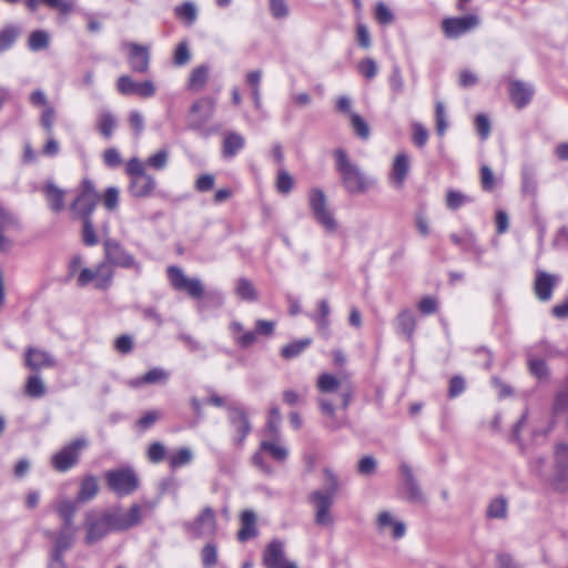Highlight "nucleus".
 <instances>
[{"label":"nucleus","mask_w":568,"mask_h":568,"mask_svg":"<svg viewBox=\"0 0 568 568\" xmlns=\"http://www.w3.org/2000/svg\"><path fill=\"white\" fill-rule=\"evenodd\" d=\"M104 478L109 488L118 496L131 495L139 486L138 476L130 467L108 470Z\"/></svg>","instance_id":"obj_7"},{"label":"nucleus","mask_w":568,"mask_h":568,"mask_svg":"<svg viewBox=\"0 0 568 568\" xmlns=\"http://www.w3.org/2000/svg\"><path fill=\"white\" fill-rule=\"evenodd\" d=\"M215 111V99L211 97H203L196 100L190 109L191 123L190 128L193 130H200L203 128L214 114Z\"/></svg>","instance_id":"obj_16"},{"label":"nucleus","mask_w":568,"mask_h":568,"mask_svg":"<svg viewBox=\"0 0 568 568\" xmlns=\"http://www.w3.org/2000/svg\"><path fill=\"white\" fill-rule=\"evenodd\" d=\"M184 529L193 538L212 537L216 532L215 513L205 507L193 520L184 523Z\"/></svg>","instance_id":"obj_11"},{"label":"nucleus","mask_w":568,"mask_h":568,"mask_svg":"<svg viewBox=\"0 0 568 568\" xmlns=\"http://www.w3.org/2000/svg\"><path fill=\"white\" fill-rule=\"evenodd\" d=\"M89 445L84 437L77 438L62 447L51 457V464L58 471L64 473L78 464L80 453Z\"/></svg>","instance_id":"obj_9"},{"label":"nucleus","mask_w":568,"mask_h":568,"mask_svg":"<svg viewBox=\"0 0 568 568\" xmlns=\"http://www.w3.org/2000/svg\"><path fill=\"white\" fill-rule=\"evenodd\" d=\"M509 94L514 104L521 109L530 102L534 89L530 84L516 80L510 83Z\"/></svg>","instance_id":"obj_25"},{"label":"nucleus","mask_w":568,"mask_h":568,"mask_svg":"<svg viewBox=\"0 0 568 568\" xmlns=\"http://www.w3.org/2000/svg\"><path fill=\"white\" fill-rule=\"evenodd\" d=\"M118 125L114 114L110 111L101 110L97 116V130L105 139H110Z\"/></svg>","instance_id":"obj_31"},{"label":"nucleus","mask_w":568,"mask_h":568,"mask_svg":"<svg viewBox=\"0 0 568 568\" xmlns=\"http://www.w3.org/2000/svg\"><path fill=\"white\" fill-rule=\"evenodd\" d=\"M277 439H264L260 444L262 452L267 453L274 460L284 462L288 455L286 447L276 442Z\"/></svg>","instance_id":"obj_37"},{"label":"nucleus","mask_w":568,"mask_h":568,"mask_svg":"<svg viewBox=\"0 0 568 568\" xmlns=\"http://www.w3.org/2000/svg\"><path fill=\"white\" fill-rule=\"evenodd\" d=\"M480 185L484 191L490 192L495 189L496 180L491 169L488 165L480 166Z\"/></svg>","instance_id":"obj_58"},{"label":"nucleus","mask_w":568,"mask_h":568,"mask_svg":"<svg viewBox=\"0 0 568 568\" xmlns=\"http://www.w3.org/2000/svg\"><path fill=\"white\" fill-rule=\"evenodd\" d=\"M78 501L61 497L57 500L54 509L59 517L74 516L78 511Z\"/></svg>","instance_id":"obj_49"},{"label":"nucleus","mask_w":568,"mask_h":568,"mask_svg":"<svg viewBox=\"0 0 568 568\" xmlns=\"http://www.w3.org/2000/svg\"><path fill=\"white\" fill-rule=\"evenodd\" d=\"M294 185L293 178L285 170H280L276 178V189L282 194H287Z\"/></svg>","instance_id":"obj_55"},{"label":"nucleus","mask_w":568,"mask_h":568,"mask_svg":"<svg viewBox=\"0 0 568 568\" xmlns=\"http://www.w3.org/2000/svg\"><path fill=\"white\" fill-rule=\"evenodd\" d=\"M282 416L277 406L271 407L267 416L266 428L264 436L271 439H278L280 437V425Z\"/></svg>","instance_id":"obj_38"},{"label":"nucleus","mask_w":568,"mask_h":568,"mask_svg":"<svg viewBox=\"0 0 568 568\" xmlns=\"http://www.w3.org/2000/svg\"><path fill=\"white\" fill-rule=\"evenodd\" d=\"M191 59V52L186 42H180L175 48L173 63L178 67L185 65Z\"/></svg>","instance_id":"obj_59"},{"label":"nucleus","mask_w":568,"mask_h":568,"mask_svg":"<svg viewBox=\"0 0 568 568\" xmlns=\"http://www.w3.org/2000/svg\"><path fill=\"white\" fill-rule=\"evenodd\" d=\"M99 491L98 479L93 475L83 477L80 484V489L77 495L78 503H87L93 499Z\"/></svg>","instance_id":"obj_32"},{"label":"nucleus","mask_w":568,"mask_h":568,"mask_svg":"<svg viewBox=\"0 0 568 568\" xmlns=\"http://www.w3.org/2000/svg\"><path fill=\"white\" fill-rule=\"evenodd\" d=\"M334 159L335 169L347 193L362 194L372 186L373 181L349 159L345 150H335Z\"/></svg>","instance_id":"obj_2"},{"label":"nucleus","mask_w":568,"mask_h":568,"mask_svg":"<svg viewBox=\"0 0 568 568\" xmlns=\"http://www.w3.org/2000/svg\"><path fill=\"white\" fill-rule=\"evenodd\" d=\"M18 31L8 27L0 31V53L8 50L16 41Z\"/></svg>","instance_id":"obj_61"},{"label":"nucleus","mask_w":568,"mask_h":568,"mask_svg":"<svg viewBox=\"0 0 568 568\" xmlns=\"http://www.w3.org/2000/svg\"><path fill=\"white\" fill-rule=\"evenodd\" d=\"M308 206L314 220L322 225L326 232L333 233L337 230V221L328 207L327 199L320 189H313L308 193Z\"/></svg>","instance_id":"obj_4"},{"label":"nucleus","mask_w":568,"mask_h":568,"mask_svg":"<svg viewBox=\"0 0 568 568\" xmlns=\"http://www.w3.org/2000/svg\"><path fill=\"white\" fill-rule=\"evenodd\" d=\"M47 392L44 382L39 375H31L27 378L24 394L31 398H40Z\"/></svg>","instance_id":"obj_40"},{"label":"nucleus","mask_w":568,"mask_h":568,"mask_svg":"<svg viewBox=\"0 0 568 568\" xmlns=\"http://www.w3.org/2000/svg\"><path fill=\"white\" fill-rule=\"evenodd\" d=\"M75 535L74 531L60 530L55 536L52 554L63 556V552L73 545Z\"/></svg>","instance_id":"obj_39"},{"label":"nucleus","mask_w":568,"mask_h":568,"mask_svg":"<svg viewBox=\"0 0 568 568\" xmlns=\"http://www.w3.org/2000/svg\"><path fill=\"white\" fill-rule=\"evenodd\" d=\"M129 52V64L134 72L145 73L149 70L150 52L148 47L140 45L138 43L128 44Z\"/></svg>","instance_id":"obj_22"},{"label":"nucleus","mask_w":568,"mask_h":568,"mask_svg":"<svg viewBox=\"0 0 568 568\" xmlns=\"http://www.w3.org/2000/svg\"><path fill=\"white\" fill-rule=\"evenodd\" d=\"M114 270L109 263L100 262L94 267H82L77 275V285H92L95 290L108 291L113 284Z\"/></svg>","instance_id":"obj_3"},{"label":"nucleus","mask_w":568,"mask_h":568,"mask_svg":"<svg viewBox=\"0 0 568 568\" xmlns=\"http://www.w3.org/2000/svg\"><path fill=\"white\" fill-rule=\"evenodd\" d=\"M331 313L329 304L326 300L318 302V313L312 318L316 323L320 332L327 333L329 326L328 315Z\"/></svg>","instance_id":"obj_43"},{"label":"nucleus","mask_w":568,"mask_h":568,"mask_svg":"<svg viewBox=\"0 0 568 568\" xmlns=\"http://www.w3.org/2000/svg\"><path fill=\"white\" fill-rule=\"evenodd\" d=\"M99 201L93 183L90 180H83L81 192L73 201L71 209L82 219H90Z\"/></svg>","instance_id":"obj_14"},{"label":"nucleus","mask_w":568,"mask_h":568,"mask_svg":"<svg viewBox=\"0 0 568 568\" xmlns=\"http://www.w3.org/2000/svg\"><path fill=\"white\" fill-rule=\"evenodd\" d=\"M83 527L85 529L84 541L87 545H93L113 531L106 519V513L103 511L101 514L94 509L88 510L84 514Z\"/></svg>","instance_id":"obj_8"},{"label":"nucleus","mask_w":568,"mask_h":568,"mask_svg":"<svg viewBox=\"0 0 568 568\" xmlns=\"http://www.w3.org/2000/svg\"><path fill=\"white\" fill-rule=\"evenodd\" d=\"M394 326L399 335H404L407 341H412L416 328V318L410 310L400 311L395 321Z\"/></svg>","instance_id":"obj_26"},{"label":"nucleus","mask_w":568,"mask_h":568,"mask_svg":"<svg viewBox=\"0 0 568 568\" xmlns=\"http://www.w3.org/2000/svg\"><path fill=\"white\" fill-rule=\"evenodd\" d=\"M317 388L321 393L329 394L338 392L339 406L346 409L352 400L353 389L349 385L342 384L341 379L329 373H323L317 378Z\"/></svg>","instance_id":"obj_13"},{"label":"nucleus","mask_w":568,"mask_h":568,"mask_svg":"<svg viewBox=\"0 0 568 568\" xmlns=\"http://www.w3.org/2000/svg\"><path fill=\"white\" fill-rule=\"evenodd\" d=\"M409 168L410 164L408 155L405 152L396 154L392 164L389 180L397 189H400L404 185Z\"/></svg>","instance_id":"obj_23"},{"label":"nucleus","mask_w":568,"mask_h":568,"mask_svg":"<svg viewBox=\"0 0 568 568\" xmlns=\"http://www.w3.org/2000/svg\"><path fill=\"white\" fill-rule=\"evenodd\" d=\"M324 484L322 488L312 491L307 499L314 511V521L317 526L327 527L334 523L331 508L341 488L338 476L329 468L323 470Z\"/></svg>","instance_id":"obj_1"},{"label":"nucleus","mask_w":568,"mask_h":568,"mask_svg":"<svg viewBox=\"0 0 568 568\" xmlns=\"http://www.w3.org/2000/svg\"><path fill=\"white\" fill-rule=\"evenodd\" d=\"M486 516L489 519L504 520L508 516V500L504 496L493 498L486 508Z\"/></svg>","instance_id":"obj_36"},{"label":"nucleus","mask_w":568,"mask_h":568,"mask_svg":"<svg viewBox=\"0 0 568 568\" xmlns=\"http://www.w3.org/2000/svg\"><path fill=\"white\" fill-rule=\"evenodd\" d=\"M174 13L176 18L182 20L187 26H191L195 22L197 18L196 7L192 2H184L174 8Z\"/></svg>","instance_id":"obj_44"},{"label":"nucleus","mask_w":568,"mask_h":568,"mask_svg":"<svg viewBox=\"0 0 568 568\" xmlns=\"http://www.w3.org/2000/svg\"><path fill=\"white\" fill-rule=\"evenodd\" d=\"M480 23L478 16L468 14L465 17L446 18L442 22V29L447 38L456 39L474 29Z\"/></svg>","instance_id":"obj_15"},{"label":"nucleus","mask_w":568,"mask_h":568,"mask_svg":"<svg viewBox=\"0 0 568 568\" xmlns=\"http://www.w3.org/2000/svg\"><path fill=\"white\" fill-rule=\"evenodd\" d=\"M537 180L534 171L529 168H524L521 171V191L524 194L535 196L537 193Z\"/></svg>","instance_id":"obj_46"},{"label":"nucleus","mask_w":568,"mask_h":568,"mask_svg":"<svg viewBox=\"0 0 568 568\" xmlns=\"http://www.w3.org/2000/svg\"><path fill=\"white\" fill-rule=\"evenodd\" d=\"M285 559L284 544L281 540H272L264 550L263 564L266 568H280Z\"/></svg>","instance_id":"obj_24"},{"label":"nucleus","mask_w":568,"mask_h":568,"mask_svg":"<svg viewBox=\"0 0 568 568\" xmlns=\"http://www.w3.org/2000/svg\"><path fill=\"white\" fill-rule=\"evenodd\" d=\"M104 262L113 268H131L136 273L142 270L141 264L129 253L120 242L113 239H106L103 242Z\"/></svg>","instance_id":"obj_6"},{"label":"nucleus","mask_w":568,"mask_h":568,"mask_svg":"<svg viewBox=\"0 0 568 568\" xmlns=\"http://www.w3.org/2000/svg\"><path fill=\"white\" fill-rule=\"evenodd\" d=\"M399 471L403 477V488L405 498L415 504H422L425 501L424 494L414 476L413 469L406 463H402Z\"/></svg>","instance_id":"obj_19"},{"label":"nucleus","mask_w":568,"mask_h":568,"mask_svg":"<svg viewBox=\"0 0 568 568\" xmlns=\"http://www.w3.org/2000/svg\"><path fill=\"white\" fill-rule=\"evenodd\" d=\"M165 452L166 450L163 444L154 442L149 446L148 458L150 462L158 464L164 459Z\"/></svg>","instance_id":"obj_64"},{"label":"nucleus","mask_w":568,"mask_h":568,"mask_svg":"<svg viewBox=\"0 0 568 568\" xmlns=\"http://www.w3.org/2000/svg\"><path fill=\"white\" fill-rule=\"evenodd\" d=\"M154 187V179L151 175L146 174L132 179L130 182L129 190L131 194L135 197H145L153 192Z\"/></svg>","instance_id":"obj_28"},{"label":"nucleus","mask_w":568,"mask_h":568,"mask_svg":"<svg viewBox=\"0 0 568 568\" xmlns=\"http://www.w3.org/2000/svg\"><path fill=\"white\" fill-rule=\"evenodd\" d=\"M255 524L256 516L252 510L246 509L241 514V529L237 532V538L240 541H246L257 536Z\"/></svg>","instance_id":"obj_29"},{"label":"nucleus","mask_w":568,"mask_h":568,"mask_svg":"<svg viewBox=\"0 0 568 568\" xmlns=\"http://www.w3.org/2000/svg\"><path fill=\"white\" fill-rule=\"evenodd\" d=\"M168 460L170 467L176 469L185 465H189L193 460V453L190 448L182 447L176 452L170 454Z\"/></svg>","instance_id":"obj_42"},{"label":"nucleus","mask_w":568,"mask_h":568,"mask_svg":"<svg viewBox=\"0 0 568 568\" xmlns=\"http://www.w3.org/2000/svg\"><path fill=\"white\" fill-rule=\"evenodd\" d=\"M105 513L113 531H124L138 526L143 518V507L138 504H133L129 509L119 506L110 507Z\"/></svg>","instance_id":"obj_5"},{"label":"nucleus","mask_w":568,"mask_h":568,"mask_svg":"<svg viewBox=\"0 0 568 568\" xmlns=\"http://www.w3.org/2000/svg\"><path fill=\"white\" fill-rule=\"evenodd\" d=\"M270 12L276 20L285 19L290 14V8L285 0H268Z\"/></svg>","instance_id":"obj_53"},{"label":"nucleus","mask_w":568,"mask_h":568,"mask_svg":"<svg viewBox=\"0 0 568 568\" xmlns=\"http://www.w3.org/2000/svg\"><path fill=\"white\" fill-rule=\"evenodd\" d=\"M49 207L53 212H60L64 207L65 192L58 187L53 182H48L43 189Z\"/></svg>","instance_id":"obj_30"},{"label":"nucleus","mask_w":568,"mask_h":568,"mask_svg":"<svg viewBox=\"0 0 568 568\" xmlns=\"http://www.w3.org/2000/svg\"><path fill=\"white\" fill-rule=\"evenodd\" d=\"M118 90L121 94H136L141 98H151L155 94L156 88L151 80L135 82L129 75H122L118 79Z\"/></svg>","instance_id":"obj_18"},{"label":"nucleus","mask_w":568,"mask_h":568,"mask_svg":"<svg viewBox=\"0 0 568 568\" xmlns=\"http://www.w3.org/2000/svg\"><path fill=\"white\" fill-rule=\"evenodd\" d=\"M237 296L245 301H255L257 297L253 284L247 278H240L235 285Z\"/></svg>","instance_id":"obj_48"},{"label":"nucleus","mask_w":568,"mask_h":568,"mask_svg":"<svg viewBox=\"0 0 568 568\" xmlns=\"http://www.w3.org/2000/svg\"><path fill=\"white\" fill-rule=\"evenodd\" d=\"M231 437L234 446L242 447L246 436L251 433V423L247 413L237 406L227 409Z\"/></svg>","instance_id":"obj_12"},{"label":"nucleus","mask_w":568,"mask_h":568,"mask_svg":"<svg viewBox=\"0 0 568 568\" xmlns=\"http://www.w3.org/2000/svg\"><path fill=\"white\" fill-rule=\"evenodd\" d=\"M435 114H436L437 133H438V135H444L447 130L448 122H447L445 105L443 102H436Z\"/></svg>","instance_id":"obj_57"},{"label":"nucleus","mask_w":568,"mask_h":568,"mask_svg":"<svg viewBox=\"0 0 568 568\" xmlns=\"http://www.w3.org/2000/svg\"><path fill=\"white\" fill-rule=\"evenodd\" d=\"M229 329L235 343L242 348H246L255 342V333L252 331L244 332L243 325L237 321L231 322Z\"/></svg>","instance_id":"obj_33"},{"label":"nucleus","mask_w":568,"mask_h":568,"mask_svg":"<svg viewBox=\"0 0 568 568\" xmlns=\"http://www.w3.org/2000/svg\"><path fill=\"white\" fill-rule=\"evenodd\" d=\"M168 277L175 291L186 293L191 298L199 300L204 295V286L200 278H192L178 266L168 268Z\"/></svg>","instance_id":"obj_10"},{"label":"nucleus","mask_w":568,"mask_h":568,"mask_svg":"<svg viewBox=\"0 0 568 568\" xmlns=\"http://www.w3.org/2000/svg\"><path fill=\"white\" fill-rule=\"evenodd\" d=\"M83 220V229H82V241L88 246H93L98 243V237L94 232L93 224L90 219Z\"/></svg>","instance_id":"obj_63"},{"label":"nucleus","mask_w":568,"mask_h":568,"mask_svg":"<svg viewBox=\"0 0 568 568\" xmlns=\"http://www.w3.org/2000/svg\"><path fill=\"white\" fill-rule=\"evenodd\" d=\"M559 282V276L544 271H537L534 282V291L537 298L541 302L549 301L552 296V290Z\"/></svg>","instance_id":"obj_20"},{"label":"nucleus","mask_w":568,"mask_h":568,"mask_svg":"<svg viewBox=\"0 0 568 568\" xmlns=\"http://www.w3.org/2000/svg\"><path fill=\"white\" fill-rule=\"evenodd\" d=\"M467 202H470V197L465 194L454 190L447 192L446 205L449 210H457Z\"/></svg>","instance_id":"obj_56"},{"label":"nucleus","mask_w":568,"mask_h":568,"mask_svg":"<svg viewBox=\"0 0 568 568\" xmlns=\"http://www.w3.org/2000/svg\"><path fill=\"white\" fill-rule=\"evenodd\" d=\"M312 343L311 338H303L298 341H294L281 349L282 357L286 359L294 358L298 356L306 347H308Z\"/></svg>","instance_id":"obj_45"},{"label":"nucleus","mask_w":568,"mask_h":568,"mask_svg":"<svg viewBox=\"0 0 568 568\" xmlns=\"http://www.w3.org/2000/svg\"><path fill=\"white\" fill-rule=\"evenodd\" d=\"M392 528V536L395 539H400L406 532V526L403 521L394 519L389 511H382L377 517V528L383 531L386 528Z\"/></svg>","instance_id":"obj_27"},{"label":"nucleus","mask_w":568,"mask_h":568,"mask_svg":"<svg viewBox=\"0 0 568 568\" xmlns=\"http://www.w3.org/2000/svg\"><path fill=\"white\" fill-rule=\"evenodd\" d=\"M24 364L31 371L54 367L57 362L54 357L40 348L29 347L24 354Z\"/></svg>","instance_id":"obj_21"},{"label":"nucleus","mask_w":568,"mask_h":568,"mask_svg":"<svg viewBox=\"0 0 568 568\" xmlns=\"http://www.w3.org/2000/svg\"><path fill=\"white\" fill-rule=\"evenodd\" d=\"M556 473L552 485L558 491H568V445L559 444L555 453Z\"/></svg>","instance_id":"obj_17"},{"label":"nucleus","mask_w":568,"mask_h":568,"mask_svg":"<svg viewBox=\"0 0 568 568\" xmlns=\"http://www.w3.org/2000/svg\"><path fill=\"white\" fill-rule=\"evenodd\" d=\"M204 568H213L217 562V550L213 544H206L201 551Z\"/></svg>","instance_id":"obj_54"},{"label":"nucleus","mask_w":568,"mask_h":568,"mask_svg":"<svg viewBox=\"0 0 568 568\" xmlns=\"http://www.w3.org/2000/svg\"><path fill=\"white\" fill-rule=\"evenodd\" d=\"M388 84L394 95L403 93L405 83L400 69L395 65L389 74Z\"/></svg>","instance_id":"obj_52"},{"label":"nucleus","mask_w":568,"mask_h":568,"mask_svg":"<svg viewBox=\"0 0 568 568\" xmlns=\"http://www.w3.org/2000/svg\"><path fill=\"white\" fill-rule=\"evenodd\" d=\"M317 402L322 414L328 418L326 427L333 430L338 429L342 426V422H338L335 417V405L333 402L325 397L318 398Z\"/></svg>","instance_id":"obj_41"},{"label":"nucleus","mask_w":568,"mask_h":568,"mask_svg":"<svg viewBox=\"0 0 568 568\" xmlns=\"http://www.w3.org/2000/svg\"><path fill=\"white\" fill-rule=\"evenodd\" d=\"M49 44V36L45 31H33L29 37V48L32 51L45 49Z\"/></svg>","instance_id":"obj_51"},{"label":"nucleus","mask_w":568,"mask_h":568,"mask_svg":"<svg viewBox=\"0 0 568 568\" xmlns=\"http://www.w3.org/2000/svg\"><path fill=\"white\" fill-rule=\"evenodd\" d=\"M375 18L378 21V23L384 24V26L390 24L394 21L393 12L383 2H379L376 4Z\"/></svg>","instance_id":"obj_62"},{"label":"nucleus","mask_w":568,"mask_h":568,"mask_svg":"<svg viewBox=\"0 0 568 568\" xmlns=\"http://www.w3.org/2000/svg\"><path fill=\"white\" fill-rule=\"evenodd\" d=\"M245 145V139L236 133H227L223 140L222 153L224 158H233Z\"/></svg>","instance_id":"obj_35"},{"label":"nucleus","mask_w":568,"mask_h":568,"mask_svg":"<svg viewBox=\"0 0 568 568\" xmlns=\"http://www.w3.org/2000/svg\"><path fill=\"white\" fill-rule=\"evenodd\" d=\"M210 77V67L207 64H202L195 67L189 77L187 88L191 91L199 92L203 90Z\"/></svg>","instance_id":"obj_34"},{"label":"nucleus","mask_w":568,"mask_h":568,"mask_svg":"<svg viewBox=\"0 0 568 568\" xmlns=\"http://www.w3.org/2000/svg\"><path fill=\"white\" fill-rule=\"evenodd\" d=\"M168 379V373L162 368H152L146 372L142 377L136 378L132 382L133 386H140L142 384H154L158 382H164Z\"/></svg>","instance_id":"obj_47"},{"label":"nucleus","mask_w":568,"mask_h":568,"mask_svg":"<svg viewBox=\"0 0 568 568\" xmlns=\"http://www.w3.org/2000/svg\"><path fill=\"white\" fill-rule=\"evenodd\" d=\"M351 125L354 132L363 140L368 139L369 136V126L366 121L357 113H349Z\"/></svg>","instance_id":"obj_50"},{"label":"nucleus","mask_w":568,"mask_h":568,"mask_svg":"<svg viewBox=\"0 0 568 568\" xmlns=\"http://www.w3.org/2000/svg\"><path fill=\"white\" fill-rule=\"evenodd\" d=\"M120 191L115 186H110L103 194V205L109 211H114L119 205Z\"/></svg>","instance_id":"obj_60"}]
</instances>
